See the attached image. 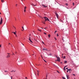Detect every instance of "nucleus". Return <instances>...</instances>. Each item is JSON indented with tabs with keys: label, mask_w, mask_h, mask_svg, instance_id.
<instances>
[{
	"label": "nucleus",
	"mask_w": 79,
	"mask_h": 79,
	"mask_svg": "<svg viewBox=\"0 0 79 79\" xmlns=\"http://www.w3.org/2000/svg\"><path fill=\"white\" fill-rule=\"evenodd\" d=\"M22 28L23 29V30H24V27H22Z\"/></svg>",
	"instance_id": "nucleus-22"
},
{
	"label": "nucleus",
	"mask_w": 79,
	"mask_h": 79,
	"mask_svg": "<svg viewBox=\"0 0 79 79\" xmlns=\"http://www.w3.org/2000/svg\"><path fill=\"white\" fill-rule=\"evenodd\" d=\"M50 56H52V53H50Z\"/></svg>",
	"instance_id": "nucleus-17"
},
{
	"label": "nucleus",
	"mask_w": 79,
	"mask_h": 79,
	"mask_svg": "<svg viewBox=\"0 0 79 79\" xmlns=\"http://www.w3.org/2000/svg\"><path fill=\"white\" fill-rule=\"evenodd\" d=\"M42 43H43L44 44V42H43V41H42Z\"/></svg>",
	"instance_id": "nucleus-39"
},
{
	"label": "nucleus",
	"mask_w": 79,
	"mask_h": 79,
	"mask_svg": "<svg viewBox=\"0 0 79 79\" xmlns=\"http://www.w3.org/2000/svg\"><path fill=\"white\" fill-rule=\"evenodd\" d=\"M24 12H26V9L24 10Z\"/></svg>",
	"instance_id": "nucleus-28"
},
{
	"label": "nucleus",
	"mask_w": 79,
	"mask_h": 79,
	"mask_svg": "<svg viewBox=\"0 0 79 79\" xmlns=\"http://www.w3.org/2000/svg\"><path fill=\"white\" fill-rule=\"evenodd\" d=\"M14 71V72H15L16 71H14H14Z\"/></svg>",
	"instance_id": "nucleus-45"
},
{
	"label": "nucleus",
	"mask_w": 79,
	"mask_h": 79,
	"mask_svg": "<svg viewBox=\"0 0 79 79\" xmlns=\"http://www.w3.org/2000/svg\"><path fill=\"white\" fill-rule=\"evenodd\" d=\"M31 5H32V6H36V5H35L34 4H31Z\"/></svg>",
	"instance_id": "nucleus-11"
},
{
	"label": "nucleus",
	"mask_w": 79,
	"mask_h": 79,
	"mask_svg": "<svg viewBox=\"0 0 79 79\" xmlns=\"http://www.w3.org/2000/svg\"><path fill=\"white\" fill-rule=\"evenodd\" d=\"M62 79H66L65 77H62Z\"/></svg>",
	"instance_id": "nucleus-16"
},
{
	"label": "nucleus",
	"mask_w": 79,
	"mask_h": 79,
	"mask_svg": "<svg viewBox=\"0 0 79 79\" xmlns=\"http://www.w3.org/2000/svg\"><path fill=\"white\" fill-rule=\"evenodd\" d=\"M7 54H10L9 53H7Z\"/></svg>",
	"instance_id": "nucleus-59"
},
{
	"label": "nucleus",
	"mask_w": 79,
	"mask_h": 79,
	"mask_svg": "<svg viewBox=\"0 0 79 79\" xmlns=\"http://www.w3.org/2000/svg\"><path fill=\"white\" fill-rule=\"evenodd\" d=\"M0 47H2V45H0Z\"/></svg>",
	"instance_id": "nucleus-33"
},
{
	"label": "nucleus",
	"mask_w": 79,
	"mask_h": 79,
	"mask_svg": "<svg viewBox=\"0 0 79 79\" xmlns=\"http://www.w3.org/2000/svg\"><path fill=\"white\" fill-rule=\"evenodd\" d=\"M47 29V28H44L45 29Z\"/></svg>",
	"instance_id": "nucleus-47"
},
{
	"label": "nucleus",
	"mask_w": 79,
	"mask_h": 79,
	"mask_svg": "<svg viewBox=\"0 0 79 79\" xmlns=\"http://www.w3.org/2000/svg\"><path fill=\"white\" fill-rule=\"evenodd\" d=\"M44 34H45V35H46L47 34V33H45V32H44Z\"/></svg>",
	"instance_id": "nucleus-27"
},
{
	"label": "nucleus",
	"mask_w": 79,
	"mask_h": 79,
	"mask_svg": "<svg viewBox=\"0 0 79 79\" xmlns=\"http://www.w3.org/2000/svg\"><path fill=\"white\" fill-rule=\"evenodd\" d=\"M61 63H62V62H61Z\"/></svg>",
	"instance_id": "nucleus-55"
},
{
	"label": "nucleus",
	"mask_w": 79,
	"mask_h": 79,
	"mask_svg": "<svg viewBox=\"0 0 79 79\" xmlns=\"http://www.w3.org/2000/svg\"><path fill=\"white\" fill-rule=\"evenodd\" d=\"M0 14H1V13L0 12Z\"/></svg>",
	"instance_id": "nucleus-60"
},
{
	"label": "nucleus",
	"mask_w": 79,
	"mask_h": 79,
	"mask_svg": "<svg viewBox=\"0 0 79 79\" xmlns=\"http://www.w3.org/2000/svg\"><path fill=\"white\" fill-rule=\"evenodd\" d=\"M38 76H39V73H37Z\"/></svg>",
	"instance_id": "nucleus-40"
},
{
	"label": "nucleus",
	"mask_w": 79,
	"mask_h": 79,
	"mask_svg": "<svg viewBox=\"0 0 79 79\" xmlns=\"http://www.w3.org/2000/svg\"><path fill=\"white\" fill-rule=\"evenodd\" d=\"M66 68V67H64V70H65H65H66V69H65V68Z\"/></svg>",
	"instance_id": "nucleus-23"
},
{
	"label": "nucleus",
	"mask_w": 79,
	"mask_h": 79,
	"mask_svg": "<svg viewBox=\"0 0 79 79\" xmlns=\"http://www.w3.org/2000/svg\"><path fill=\"white\" fill-rule=\"evenodd\" d=\"M21 1H22L23 2V0H21Z\"/></svg>",
	"instance_id": "nucleus-50"
},
{
	"label": "nucleus",
	"mask_w": 79,
	"mask_h": 79,
	"mask_svg": "<svg viewBox=\"0 0 79 79\" xmlns=\"http://www.w3.org/2000/svg\"><path fill=\"white\" fill-rule=\"evenodd\" d=\"M13 33H14V34H15V35H16V32H13Z\"/></svg>",
	"instance_id": "nucleus-21"
},
{
	"label": "nucleus",
	"mask_w": 79,
	"mask_h": 79,
	"mask_svg": "<svg viewBox=\"0 0 79 79\" xmlns=\"http://www.w3.org/2000/svg\"><path fill=\"white\" fill-rule=\"evenodd\" d=\"M13 55H14V54L13 53Z\"/></svg>",
	"instance_id": "nucleus-62"
},
{
	"label": "nucleus",
	"mask_w": 79,
	"mask_h": 79,
	"mask_svg": "<svg viewBox=\"0 0 79 79\" xmlns=\"http://www.w3.org/2000/svg\"><path fill=\"white\" fill-rule=\"evenodd\" d=\"M5 72H7V71H5Z\"/></svg>",
	"instance_id": "nucleus-35"
},
{
	"label": "nucleus",
	"mask_w": 79,
	"mask_h": 79,
	"mask_svg": "<svg viewBox=\"0 0 79 79\" xmlns=\"http://www.w3.org/2000/svg\"><path fill=\"white\" fill-rule=\"evenodd\" d=\"M22 31H23V30H22Z\"/></svg>",
	"instance_id": "nucleus-58"
},
{
	"label": "nucleus",
	"mask_w": 79,
	"mask_h": 79,
	"mask_svg": "<svg viewBox=\"0 0 79 79\" xmlns=\"http://www.w3.org/2000/svg\"><path fill=\"white\" fill-rule=\"evenodd\" d=\"M65 5H66V6H68V3H66Z\"/></svg>",
	"instance_id": "nucleus-26"
},
{
	"label": "nucleus",
	"mask_w": 79,
	"mask_h": 79,
	"mask_svg": "<svg viewBox=\"0 0 79 79\" xmlns=\"http://www.w3.org/2000/svg\"><path fill=\"white\" fill-rule=\"evenodd\" d=\"M13 71H14V70H12V71H11V72H13Z\"/></svg>",
	"instance_id": "nucleus-43"
},
{
	"label": "nucleus",
	"mask_w": 79,
	"mask_h": 79,
	"mask_svg": "<svg viewBox=\"0 0 79 79\" xmlns=\"http://www.w3.org/2000/svg\"><path fill=\"white\" fill-rule=\"evenodd\" d=\"M67 77V79H69V75H66Z\"/></svg>",
	"instance_id": "nucleus-8"
},
{
	"label": "nucleus",
	"mask_w": 79,
	"mask_h": 79,
	"mask_svg": "<svg viewBox=\"0 0 79 79\" xmlns=\"http://www.w3.org/2000/svg\"><path fill=\"white\" fill-rule=\"evenodd\" d=\"M55 40H56V38L55 37Z\"/></svg>",
	"instance_id": "nucleus-34"
},
{
	"label": "nucleus",
	"mask_w": 79,
	"mask_h": 79,
	"mask_svg": "<svg viewBox=\"0 0 79 79\" xmlns=\"http://www.w3.org/2000/svg\"><path fill=\"white\" fill-rule=\"evenodd\" d=\"M66 69H67V70L68 69V68H66Z\"/></svg>",
	"instance_id": "nucleus-36"
},
{
	"label": "nucleus",
	"mask_w": 79,
	"mask_h": 79,
	"mask_svg": "<svg viewBox=\"0 0 79 79\" xmlns=\"http://www.w3.org/2000/svg\"><path fill=\"white\" fill-rule=\"evenodd\" d=\"M63 55L62 54V56H63Z\"/></svg>",
	"instance_id": "nucleus-54"
},
{
	"label": "nucleus",
	"mask_w": 79,
	"mask_h": 79,
	"mask_svg": "<svg viewBox=\"0 0 79 79\" xmlns=\"http://www.w3.org/2000/svg\"><path fill=\"white\" fill-rule=\"evenodd\" d=\"M29 40H30V42H31V43H32V41L31 40V37H29Z\"/></svg>",
	"instance_id": "nucleus-6"
},
{
	"label": "nucleus",
	"mask_w": 79,
	"mask_h": 79,
	"mask_svg": "<svg viewBox=\"0 0 79 79\" xmlns=\"http://www.w3.org/2000/svg\"><path fill=\"white\" fill-rule=\"evenodd\" d=\"M44 61H45V62H47V61H45V60H44Z\"/></svg>",
	"instance_id": "nucleus-30"
},
{
	"label": "nucleus",
	"mask_w": 79,
	"mask_h": 79,
	"mask_svg": "<svg viewBox=\"0 0 79 79\" xmlns=\"http://www.w3.org/2000/svg\"><path fill=\"white\" fill-rule=\"evenodd\" d=\"M69 73H71V72L69 71Z\"/></svg>",
	"instance_id": "nucleus-53"
},
{
	"label": "nucleus",
	"mask_w": 79,
	"mask_h": 79,
	"mask_svg": "<svg viewBox=\"0 0 79 79\" xmlns=\"http://www.w3.org/2000/svg\"><path fill=\"white\" fill-rule=\"evenodd\" d=\"M74 79H76L74 78Z\"/></svg>",
	"instance_id": "nucleus-64"
},
{
	"label": "nucleus",
	"mask_w": 79,
	"mask_h": 79,
	"mask_svg": "<svg viewBox=\"0 0 79 79\" xmlns=\"http://www.w3.org/2000/svg\"><path fill=\"white\" fill-rule=\"evenodd\" d=\"M3 20V19H2V18H1V21H0V24H2V21Z\"/></svg>",
	"instance_id": "nucleus-5"
},
{
	"label": "nucleus",
	"mask_w": 79,
	"mask_h": 79,
	"mask_svg": "<svg viewBox=\"0 0 79 79\" xmlns=\"http://www.w3.org/2000/svg\"><path fill=\"white\" fill-rule=\"evenodd\" d=\"M56 36H57V37H58V36H59V35H58V34H56Z\"/></svg>",
	"instance_id": "nucleus-18"
},
{
	"label": "nucleus",
	"mask_w": 79,
	"mask_h": 79,
	"mask_svg": "<svg viewBox=\"0 0 79 79\" xmlns=\"http://www.w3.org/2000/svg\"><path fill=\"white\" fill-rule=\"evenodd\" d=\"M17 5L16 4V6H17Z\"/></svg>",
	"instance_id": "nucleus-49"
},
{
	"label": "nucleus",
	"mask_w": 79,
	"mask_h": 79,
	"mask_svg": "<svg viewBox=\"0 0 79 79\" xmlns=\"http://www.w3.org/2000/svg\"><path fill=\"white\" fill-rule=\"evenodd\" d=\"M68 71H69L68 70H67V73H68Z\"/></svg>",
	"instance_id": "nucleus-41"
},
{
	"label": "nucleus",
	"mask_w": 79,
	"mask_h": 79,
	"mask_svg": "<svg viewBox=\"0 0 79 79\" xmlns=\"http://www.w3.org/2000/svg\"><path fill=\"white\" fill-rule=\"evenodd\" d=\"M1 1L2 3H3L4 2V0H1Z\"/></svg>",
	"instance_id": "nucleus-12"
},
{
	"label": "nucleus",
	"mask_w": 79,
	"mask_h": 79,
	"mask_svg": "<svg viewBox=\"0 0 79 79\" xmlns=\"http://www.w3.org/2000/svg\"><path fill=\"white\" fill-rule=\"evenodd\" d=\"M57 72H58V73H59V72L58 71H57Z\"/></svg>",
	"instance_id": "nucleus-46"
},
{
	"label": "nucleus",
	"mask_w": 79,
	"mask_h": 79,
	"mask_svg": "<svg viewBox=\"0 0 79 79\" xmlns=\"http://www.w3.org/2000/svg\"><path fill=\"white\" fill-rule=\"evenodd\" d=\"M56 32H57V31H55V33Z\"/></svg>",
	"instance_id": "nucleus-31"
},
{
	"label": "nucleus",
	"mask_w": 79,
	"mask_h": 79,
	"mask_svg": "<svg viewBox=\"0 0 79 79\" xmlns=\"http://www.w3.org/2000/svg\"><path fill=\"white\" fill-rule=\"evenodd\" d=\"M64 58H66V56H64L63 59H64Z\"/></svg>",
	"instance_id": "nucleus-19"
},
{
	"label": "nucleus",
	"mask_w": 79,
	"mask_h": 79,
	"mask_svg": "<svg viewBox=\"0 0 79 79\" xmlns=\"http://www.w3.org/2000/svg\"><path fill=\"white\" fill-rule=\"evenodd\" d=\"M57 61H59V62H60V57H57Z\"/></svg>",
	"instance_id": "nucleus-3"
},
{
	"label": "nucleus",
	"mask_w": 79,
	"mask_h": 79,
	"mask_svg": "<svg viewBox=\"0 0 79 79\" xmlns=\"http://www.w3.org/2000/svg\"><path fill=\"white\" fill-rule=\"evenodd\" d=\"M44 18L45 19L44 22H45V21H50V20H49L48 18L47 17H44Z\"/></svg>",
	"instance_id": "nucleus-1"
},
{
	"label": "nucleus",
	"mask_w": 79,
	"mask_h": 79,
	"mask_svg": "<svg viewBox=\"0 0 79 79\" xmlns=\"http://www.w3.org/2000/svg\"><path fill=\"white\" fill-rule=\"evenodd\" d=\"M73 76H76V75H75V74H73Z\"/></svg>",
	"instance_id": "nucleus-29"
},
{
	"label": "nucleus",
	"mask_w": 79,
	"mask_h": 79,
	"mask_svg": "<svg viewBox=\"0 0 79 79\" xmlns=\"http://www.w3.org/2000/svg\"><path fill=\"white\" fill-rule=\"evenodd\" d=\"M28 79V78H27V79Z\"/></svg>",
	"instance_id": "nucleus-56"
},
{
	"label": "nucleus",
	"mask_w": 79,
	"mask_h": 79,
	"mask_svg": "<svg viewBox=\"0 0 79 79\" xmlns=\"http://www.w3.org/2000/svg\"><path fill=\"white\" fill-rule=\"evenodd\" d=\"M43 50L44 51H47V48H44L43 49Z\"/></svg>",
	"instance_id": "nucleus-7"
},
{
	"label": "nucleus",
	"mask_w": 79,
	"mask_h": 79,
	"mask_svg": "<svg viewBox=\"0 0 79 79\" xmlns=\"http://www.w3.org/2000/svg\"><path fill=\"white\" fill-rule=\"evenodd\" d=\"M73 5H74V2H73Z\"/></svg>",
	"instance_id": "nucleus-32"
},
{
	"label": "nucleus",
	"mask_w": 79,
	"mask_h": 79,
	"mask_svg": "<svg viewBox=\"0 0 79 79\" xmlns=\"http://www.w3.org/2000/svg\"><path fill=\"white\" fill-rule=\"evenodd\" d=\"M71 69H67V71H71Z\"/></svg>",
	"instance_id": "nucleus-13"
},
{
	"label": "nucleus",
	"mask_w": 79,
	"mask_h": 79,
	"mask_svg": "<svg viewBox=\"0 0 79 79\" xmlns=\"http://www.w3.org/2000/svg\"><path fill=\"white\" fill-rule=\"evenodd\" d=\"M37 72H38L37 73H39V71L38 70H37Z\"/></svg>",
	"instance_id": "nucleus-25"
},
{
	"label": "nucleus",
	"mask_w": 79,
	"mask_h": 79,
	"mask_svg": "<svg viewBox=\"0 0 79 79\" xmlns=\"http://www.w3.org/2000/svg\"><path fill=\"white\" fill-rule=\"evenodd\" d=\"M34 40H36L35 39H34Z\"/></svg>",
	"instance_id": "nucleus-52"
},
{
	"label": "nucleus",
	"mask_w": 79,
	"mask_h": 79,
	"mask_svg": "<svg viewBox=\"0 0 79 79\" xmlns=\"http://www.w3.org/2000/svg\"><path fill=\"white\" fill-rule=\"evenodd\" d=\"M7 58H9L10 57V56L9 55H8L7 56Z\"/></svg>",
	"instance_id": "nucleus-9"
},
{
	"label": "nucleus",
	"mask_w": 79,
	"mask_h": 79,
	"mask_svg": "<svg viewBox=\"0 0 79 79\" xmlns=\"http://www.w3.org/2000/svg\"><path fill=\"white\" fill-rule=\"evenodd\" d=\"M56 56L57 58H58V57H57V56H56Z\"/></svg>",
	"instance_id": "nucleus-37"
},
{
	"label": "nucleus",
	"mask_w": 79,
	"mask_h": 79,
	"mask_svg": "<svg viewBox=\"0 0 79 79\" xmlns=\"http://www.w3.org/2000/svg\"><path fill=\"white\" fill-rule=\"evenodd\" d=\"M9 44H10V43H9Z\"/></svg>",
	"instance_id": "nucleus-51"
},
{
	"label": "nucleus",
	"mask_w": 79,
	"mask_h": 79,
	"mask_svg": "<svg viewBox=\"0 0 79 79\" xmlns=\"http://www.w3.org/2000/svg\"><path fill=\"white\" fill-rule=\"evenodd\" d=\"M24 9V10H26V6H25Z\"/></svg>",
	"instance_id": "nucleus-20"
},
{
	"label": "nucleus",
	"mask_w": 79,
	"mask_h": 79,
	"mask_svg": "<svg viewBox=\"0 0 79 79\" xmlns=\"http://www.w3.org/2000/svg\"><path fill=\"white\" fill-rule=\"evenodd\" d=\"M32 55H34V54H33Z\"/></svg>",
	"instance_id": "nucleus-63"
},
{
	"label": "nucleus",
	"mask_w": 79,
	"mask_h": 79,
	"mask_svg": "<svg viewBox=\"0 0 79 79\" xmlns=\"http://www.w3.org/2000/svg\"><path fill=\"white\" fill-rule=\"evenodd\" d=\"M64 63H67V61H66V60H65L64 61Z\"/></svg>",
	"instance_id": "nucleus-10"
},
{
	"label": "nucleus",
	"mask_w": 79,
	"mask_h": 79,
	"mask_svg": "<svg viewBox=\"0 0 79 79\" xmlns=\"http://www.w3.org/2000/svg\"><path fill=\"white\" fill-rule=\"evenodd\" d=\"M41 56V57H42V58H43V57H42V56Z\"/></svg>",
	"instance_id": "nucleus-48"
},
{
	"label": "nucleus",
	"mask_w": 79,
	"mask_h": 79,
	"mask_svg": "<svg viewBox=\"0 0 79 79\" xmlns=\"http://www.w3.org/2000/svg\"><path fill=\"white\" fill-rule=\"evenodd\" d=\"M48 37L49 38H50V35H48Z\"/></svg>",
	"instance_id": "nucleus-14"
},
{
	"label": "nucleus",
	"mask_w": 79,
	"mask_h": 79,
	"mask_svg": "<svg viewBox=\"0 0 79 79\" xmlns=\"http://www.w3.org/2000/svg\"><path fill=\"white\" fill-rule=\"evenodd\" d=\"M26 79H27V77H25Z\"/></svg>",
	"instance_id": "nucleus-44"
},
{
	"label": "nucleus",
	"mask_w": 79,
	"mask_h": 79,
	"mask_svg": "<svg viewBox=\"0 0 79 79\" xmlns=\"http://www.w3.org/2000/svg\"><path fill=\"white\" fill-rule=\"evenodd\" d=\"M12 77H12V76H11V79H13L12 78Z\"/></svg>",
	"instance_id": "nucleus-38"
},
{
	"label": "nucleus",
	"mask_w": 79,
	"mask_h": 79,
	"mask_svg": "<svg viewBox=\"0 0 79 79\" xmlns=\"http://www.w3.org/2000/svg\"><path fill=\"white\" fill-rule=\"evenodd\" d=\"M62 58H63V56L62 57Z\"/></svg>",
	"instance_id": "nucleus-61"
},
{
	"label": "nucleus",
	"mask_w": 79,
	"mask_h": 79,
	"mask_svg": "<svg viewBox=\"0 0 79 79\" xmlns=\"http://www.w3.org/2000/svg\"><path fill=\"white\" fill-rule=\"evenodd\" d=\"M42 5L43 6V7L44 8H46V7H47V6H46V5H45V6L44 5L42 4Z\"/></svg>",
	"instance_id": "nucleus-4"
},
{
	"label": "nucleus",
	"mask_w": 79,
	"mask_h": 79,
	"mask_svg": "<svg viewBox=\"0 0 79 79\" xmlns=\"http://www.w3.org/2000/svg\"><path fill=\"white\" fill-rule=\"evenodd\" d=\"M55 14L57 18H58V14H57V13H56V12L55 13Z\"/></svg>",
	"instance_id": "nucleus-2"
},
{
	"label": "nucleus",
	"mask_w": 79,
	"mask_h": 79,
	"mask_svg": "<svg viewBox=\"0 0 79 79\" xmlns=\"http://www.w3.org/2000/svg\"><path fill=\"white\" fill-rule=\"evenodd\" d=\"M66 67H67V66H65Z\"/></svg>",
	"instance_id": "nucleus-57"
},
{
	"label": "nucleus",
	"mask_w": 79,
	"mask_h": 79,
	"mask_svg": "<svg viewBox=\"0 0 79 79\" xmlns=\"http://www.w3.org/2000/svg\"><path fill=\"white\" fill-rule=\"evenodd\" d=\"M17 37V35H15Z\"/></svg>",
	"instance_id": "nucleus-42"
},
{
	"label": "nucleus",
	"mask_w": 79,
	"mask_h": 79,
	"mask_svg": "<svg viewBox=\"0 0 79 79\" xmlns=\"http://www.w3.org/2000/svg\"><path fill=\"white\" fill-rule=\"evenodd\" d=\"M42 22V23H43L44 24H45V22Z\"/></svg>",
	"instance_id": "nucleus-15"
},
{
	"label": "nucleus",
	"mask_w": 79,
	"mask_h": 79,
	"mask_svg": "<svg viewBox=\"0 0 79 79\" xmlns=\"http://www.w3.org/2000/svg\"><path fill=\"white\" fill-rule=\"evenodd\" d=\"M38 31H40V32H41V30H40L39 29H38Z\"/></svg>",
	"instance_id": "nucleus-24"
}]
</instances>
